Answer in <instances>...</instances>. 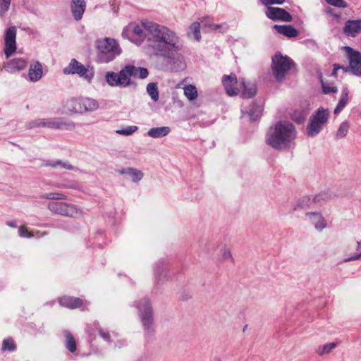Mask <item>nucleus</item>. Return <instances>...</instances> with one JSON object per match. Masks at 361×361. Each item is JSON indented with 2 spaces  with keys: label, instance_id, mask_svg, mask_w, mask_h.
<instances>
[{
  "label": "nucleus",
  "instance_id": "f257e3e1",
  "mask_svg": "<svg viewBox=\"0 0 361 361\" xmlns=\"http://www.w3.org/2000/svg\"><path fill=\"white\" fill-rule=\"evenodd\" d=\"M142 26L146 30V49L150 55L163 60L161 69L169 72L183 71L186 63L180 54L182 45L177 33L166 26L148 20H144Z\"/></svg>",
  "mask_w": 361,
  "mask_h": 361
},
{
  "label": "nucleus",
  "instance_id": "f03ea898",
  "mask_svg": "<svg viewBox=\"0 0 361 361\" xmlns=\"http://www.w3.org/2000/svg\"><path fill=\"white\" fill-rule=\"evenodd\" d=\"M296 137L295 126L288 121H278L271 127L266 135V143L279 151L291 148Z\"/></svg>",
  "mask_w": 361,
  "mask_h": 361
},
{
  "label": "nucleus",
  "instance_id": "7ed1b4c3",
  "mask_svg": "<svg viewBox=\"0 0 361 361\" xmlns=\"http://www.w3.org/2000/svg\"><path fill=\"white\" fill-rule=\"evenodd\" d=\"M135 305L138 310L145 335L152 336L155 330L154 328V311L149 299L145 297L140 300L135 301Z\"/></svg>",
  "mask_w": 361,
  "mask_h": 361
},
{
  "label": "nucleus",
  "instance_id": "20e7f679",
  "mask_svg": "<svg viewBox=\"0 0 361 361\" xmlns=\"http://www.w3.org/2000/svg\"><path fill=\"white\" fill-rule=\"evenodd\" d=\"M97 61L99 63H109L116 59L121 53L117 42L111 38L98 39L97 41Z\"/></svg>",
  "mask_w": 361,
  "mask_h": 361
},
{
  "label": "nucleus",
  "instance_id": "39448f33",
  "mask_svg": "<svg viewBox=\"0 0 361 361\" xmlns=\"http://www.w3.org/2000/svg\"><path fill=\"white\" fill-rule=\"evenodd\" d=\"M132 74L130 65H128L123 68L118 73L111 71L107 72L105 79L106 82L111 87H126L131 84L130 78Z\"/></svg>",
  "mask_w": 361,
  "mask_h": 361
},
{
  "label": "nucleus",
  "instance_id": "423d86ee",
  "mask_svg": "<svg viewBox=\"0 0 361 361\" xmlns=\"http://www.w3.org/2000/svg\"><path fill=\"white\" fill-rule=\"evenodd\" d=\"M293 61L288 56L276 54L272 58L271 68L276 81L281 82L290 69Z\"/></svg>",
  "mask_w": 361,
  "mask_h": 361
},
{
  "label": "nucleus",
  "instance_id": "0eeeda50",
  "mask_svg": "<svg viewBox=\"0 0 361 361\" xmlns=\"http://www.w3.org/2000/svg\"><path fill=\"white\" fill-rule=\"evenodd\" d=\"M63 73L66 75L78 74L80 77H83L89 80L93 77V74H89L87 68L78 62L75 59H72L71 60L68 66L63 69Z\"/></svg>",
  "mask_w": 361,
  "mask_h": 361
},
{
  "label": "nucleus",
  "instance_id": "6e6552de",
  "mask_svg": "<svg viewBox=\"0 0 361 361\" xmlns=\"http://www.w3.org/2000/svg\"><path fill=\"white\" fill-rule=\"evenodd\" d=\"M16 32L15 26L9 27L5 33L4 51L6 57L9 58L16 50Z\"/></svg>",
  "mask_w": 361,
  "mask_h": 361
},
{
  "label": "nucleus",
  "instance_id": "1a4fd4ad",
  "mask_svg": "<svg viewBox=\"0 0 361 361\" xmlns=\"http://www.w3.org/2000/svg\"><path fill=\"white\" fill-rule=\"evenodd\" d=\"M48 209L55 214L66 216H73L77 213L76 208L73 204L62 202H49Z\"/></svg>",
  "mask_w": 361,
  "mask_h": 361
},
{
  "label": "nucleus",
  "instance_id": "9d476101",
  "mask_svg": "<svg viewBox=\"0 0 361 361\" xmlns=\"http://www.w3.org/2000/svg\"><path fill=\"white\" fill-rule=\"evenodd\" d=\"M345 49L349 59V66L346 68H348L354 75H361V53L350 47H345Z\"/></svg>",
  "mask_w": 361,
  "mask_h": 361
},
{
  "label": "nucleus",
  "instance_id": "9b49d317",
  "mask_svg": "<svg viewBox=\"0 0 361 361\" xmlns=\"http://www.w3.org/2000/svg\"><path fill=\"white\" fill-rule=\"evenodd\" d=\"M43 127L71 130L75 128V124L73 122H68L62 118H43Z\"/></svg>",
  "mask_w": 361,
  "mask_h": 361
},
{
  "label": "nucleus",
  "instance_id": "f8f14e48",
  "mask_svg": "<svg viewBox=\"0 0 361 361\" xmlns=\"http://www.w3.org/2000/svg\"><path fill=\"white\" fill-rule=\"evenodd\" d=\"M98 106L99 104L95 99L86 97L76 99L73 109L75 112L84 113L95 111Z\"/></svg>",
  "mask_w": 361,
  "mask_h": 361
},
{
  "label": "nucleus",
  "instance_id": "ddd939ff",
  "mask_svg": "<svg viewBox=\"0 0 361 361\" xmlns=\"http://www.w3.org/2000/svg\"><path fill=\"white\" fill-rule=\"evenodd\" d=\"M266 16L272 20H279L284 22H290L293 19L288 12L278 7L269 6L266 11Z\"/></svg>",
  "mask_w": 361,
  "mask_h": 361
},
{
  "label": "nucleus",
  "instance_id": "4468645a",
  "mask_svg": "<svg viewBox=\"0 0 361 361\" xmlns=\"http://www.w3.org/2000/svg\"><path fill=\"white\" fill-rule=\"evenodd\" d=\"M28 64V61L25 58H14L7 61L4 68L10 73H14L24 70Z\"/></svg>",
  "mask_w": 361,
  "mask_h": 361
},
{
  "label": "nucleus",
  "instance_id": "2eb2a0df",
  "mask_svg": "<svg viewBox=\"0 0 361 361\" xmlns=\"http://www.w3.org/2000/svg\"><path fill=\"white\" fill-rule=\"evenodd\" d=\"M221 81L226 93L229 96H234L238 94V89L235 87L238 80L235 73H231L228 75H224L222 77Z\"/></svg>",
  "mask_w": 361,
  "mask_h": 361
},
{
  "label": "nucleus",
  "instance_id": "dca6fc26",
  "mask_svg": "<svg viewBox=\"0 0 361 361\" xmlns=\"http://www.w3.org/2000/svg\"><path fill=\"white\" fill-rule=\"evenodd\" d=\"M343 32L348 37H356L361 33V19L347 20L343 28Z\"/></svg>",
  "mask_w": 361,
  "mask_h": 361
},
{
  "label": "nucleus",
  "instance_id": "f3484780",
  "mask_svg": "<svg viewBox=\"0 0 361 361\" xmlns=\"http://www.w3.org/2000/svg\"><path fill=\"white\" fill-rule=\"evenodd\" d=\"M86 8V2L85 0H71V11L73 18L76 21L82 19Z\"/></svg>",
  "mask_w": 361,
  "mask_h": 361
},
{
  "label": "nucleus",
  "instance_id": "a211bd4d",
  "mask_svg": "<svg viewBox=\"0 0 361 361\" xmlns=\"http://www.w3.org/2000/svg\"><path fill=\"white\" fill-rule=\"evenodd\" d=\"M168 264L164 260L158 261L154 265V275L158 283L168 280Z\"/></svg>",
  "mask_w": 361,
  "mask_h": 361
},
{
  "label": "nucleus",
  "instance_id": "6ab92c4d",
  "mask_svg": "<svg viewBox=\"0 0 361 361\" xmlns=\"http://www.w3.org/2000/svg\"><path fill=\"white\" fill-rule=\"evenodd\" d=\"M262 109V105L252 102L247 109L242 110V116L244 117L247 116L250 121H255L261 116Z\"/></svg>",
  "mask_w": 361,
  "mask_h": 361
},
{
  "label": "nucleus",
  "instance_id": "aec40b11",
  "mask_svg": "<svg viewBox=\"0 0 361 361\" xmlns=\"http://www.w3.org/2000/svg\"><path fill=\"white\" fill-rule=\"evenodd\" d=\"M43 75L42 66L38 61L31 63L28 71V78L31 82L39 81Z\"/></svg>",
  "mask_w": 361,
  "mask_h": 361
},
{
  "label": "nucleus",
  "instance_id": "412c9836",
  "mask_svg": "<svg viewBox=\"0 0 361 361\" xmlns=\"http://www.w3.org/2000/svg\"><path fill=\"white\" fill-rule=\"evenodd\" d=\"M306 216L309 217L310 222L314 226V228L322 231L326 227V224L324 218L319 212H307Z\"/></svg>",
  "mask_w": 361,
  "mask_h": 361
},
{
  "label": "nucleus",
  "instance_id": "4be33fe9",
  "mask_svg": "<svg viewBox=\"0 0 361 361\" xmlns=\"http://www.w3.org/2000/svg\"><path fill=\"white\" fill-rule=\"evenodd\" d=\"M59 302L60 305L70 309H74L80 307L82 301L79 298L71 296H63L59 298Z\"/></svg>",
  "mask_w": 361,
  "mask_h": 361
},
{
  "label": "nucleus",
  "instance_id": "5701e85b",
  "mask_svg": "<svg viewBox=\"0 0 361 361\" xmlns=\"http://www.w3.org/2000/svg\"><path fill=\"white\" fill-rule=\"evenodd\" d=\"M310 118L324 126V125L328 122L329 111L327 109L319 107Z\"/></svg>",
  "mask_w": 361,
  "mask_h": 361
},
{
  "label": "nucleus",
  "instance_id": "b1692460",
  "mask_svg": "<svg viewBox=\"0 0 361 361\" xmlns=\"http://www.w3.org/2000/svg\"><path fill=\"white\" fill-rule=\"evenodd\" d=\"M117 172L121 175L130 176L132 181L134 183L139 182L144 176L143 173L140 170L132 167L123 168L118 170Z\"/></svg>",
  "mask_w": 361,
  "mask_h": 361
},
{
  "label": "nucleus",
  "instance_id": "393cba45",
  "mask_svg": "<svg viewBox=\"0 0 361 361\" xmlns=\"http://www.w3.org/2000/svg\"><path fill=\"white\" fill-rule=\"evenodd\" d=\"M274 29L288 37H295L299 34V31L290 25H274Z\"/></svg>",
  "mask_w": 361,
  "mask_h": 361
},
{
  "label": "nucleus",
  "instance_id": "a878e982",
  "mask_svg": "<svg viewBox=\"0 0 361 361\" xmlns=\"http://www.w3.org/2000/svg\"><path fill=\"white\" fill-rule=\"evenodd\" d=\"M315 204V200L310 196H305L299 199L297 202L293 205V210L295 211L298 209H307L312 208Z\"/></svg>",
  "mask_w": 361,
  "mask_h": 361
},
{
  "label": "nucleus",
  "instance_id": "bb28decb",
  "mask_svg": "<svg viewBox=\"0 0 361 361\" xmlns=\"http://www.w3.org/2000/svg\"><path fill=\"white\" fill-rule=\"evenodd\" d=\"M171 132L168 126H161L150 128L147 131V135L152 138H161L166 136Z\"/></svg>",
  "mask_w": 361,
  "mask_h": 361
},
{
  "label": "nucleus",
  "instance_id": "cd10ccee",
  "mask_svg": "<svg viewBox=\"0 0 361 361\" xmlns=\"http://www.w3.org/2000/svg\"><path fill=\"white\" fill-rule=\"evenodd\" d=\"M348 94V88H343L341 98L334 111V114H338L345 108L349 100Z\"/></svg>",
  "mask_w": 361,
  "mask_h": 361
},
{
  "label": "nucleus",
  "instance_id": "c85d7f7f",
  "mask_svg": "<svg viewBox=\"0 0 361 361\" xmlns=\"http://www.w3.org/2000/svg\"><path fill=\"white\" fill-rule=\"evenodd\" d=\"M324 126L310 118L309 123L307 126V135L309 137H316L323 129Z\"/></svg>",
  "mask_w": 361,
  "mask_h": 361
},
{
  "label": "nucleus",
  "instance_id": "c756f323",
  "mask_svg": "<svg viewBox=\"0 0 361 361\" xmlns=\"http://www.w3.org/2000/svg\"><path fill=\"white\" fill-rule=\"evenodd\" d=\"M242 84L243 86L242 97L243 98L250 99L255 96L257 87L255 83L243 82Z\"/></svg>",
  "mask_w": 361,
  "mask_h": 361
},
{
  "label": "nucleus",
  "instance_id": "7c9ffc66",
  "mask_svg": "<svg viewBox=\"0 0 361 361\" xmlns=\"http://www.w3.org/2000/svg\"><path fill=\"white\" fill-rule=\"evenodd\" d=\"M63 334L66 338V343H65L66 348L71 353H75L76 351L77 347H76V341H75L73 336L68 331H64Z\"/></svg>",
  "mask_w": 361,
  "mask_h": 361
},
{
  "label": "nucleus",
  "instance_id": "2f4dec72",
  "mask_svg": "<svg viewBox=\"0 0 361 361\" xmlns=\"http://www.w3.org/2000/svg\"><path fill=\"white\" fill-rule=\"evenodd\" d=\"M130 69L133 73L132 76L133 77L145 79L149 75L148 70L146 68L136 67L135 66L130 65Z\"/></svg>",
  "mask_w": 361,
  "mask_h": 361
},
{
  "label": "nucleus",
  "instance_id": "473e14b6",
  "mask_svg": "<svg viewBox=\"0 0 361 361\" xmlns=\"http://www.w3.org/2000/svg\"><path fill=\"white\" fill-rule=\"evenodd\" d=\"M183 92L185 97L190 101L195 100L197 97V90L195 85H188L183 87Z\"/></svg>",
  "mask_w": 361,
  "mask_h": 361
},
{
  "label": "nucleus",
  "instance_id": "72a5a7b5",
  "mask_svg": "<svg viewBox=\"0 0 361 361\" xmlns=\"http://www.w3.org/2000/svg\"><path fill=\"white\" fill-rule=\"evenodd\" d=\"M336 346H337V343L332 342V343L324 344V345L318 346L316 348L315 351L319 355L322 356V355L329 353Z\"/></svg>",
  "mask_w": 361,
  "mask_h": 361
},
{
  "label": "nucleus",
  "instance_id": "f704fd0d",
  "mask_svg": "<svg viewBox=\"0 0 361 361\" xmlns=\"http://www.w3.org/2000/svg\"><path fill=\"white\" fill-rule=\"evenodd\" d=\"M188 35L190 37L192 36L197 41H199L201 39L200 23L195 22L190 26Z\"/></svg>",
  "mask_w": 361,
  "mask_h": 361
},
{
  "label": "nucleus",
  "instance_id": "c9c22d12",
  "mask_svg": "<svg viewBox=\"0 0 361 361\" xmlns=\"http://www.w3.org/2000/svg\"><path fill=\"white\" fill-rule=\"evenodd\" d=\"M147 92L154 102L159 99V91L157 85L154 82H149L147 86Z\"/></svg>",
  "mask_w": 361,
  "mask_h": 361
},
{
  "label": "nucleus",
  "instance_id": "e433bc0d",
  "mask_svg": "<svg viewBox=\"0 0 361 361\" xmlns=\"http://www.w3.org/2000/svg\"><path fill=\"white\" fill-rule=\"evenodd\" d=\"M45 166H49L52 168H57L60 166L61 168L67 169V170H73V166L70 164L68 162H63L61 160H56L52 161H49L45 164Z\"/></svg>",
  "mask_w": 361,
  "mask_h": 361
},
{
  "label": "nucleus",
  "instance_id": "4c0bfd02",
  "mask_svg": "<svg viewBox=\"0 0 361 361\" xmlns=\"http://www.w3.org/2000/svg\"><path fill=\"white\" fill-rule=\"evenodd\" d=\"M349 130V124L347 121L342 122L336 132V139L340 140L345 137Z\"/></svg>",
  "mask_w": 361,
  "mask_h": 361
},
{
  "label": "nucleus",
  "instance_id": "58836bf2",
  "mask_svg": "<svg viewBox=\"0 0 361 361\" xmlns=\"http://www.w3.org/2000/svg\"><path fill=\"white\" fill-rule=\"evenodd\" d=\"M144 20H142V22ZM132 27V32L133 34L137 36L142 41H143L144 39H145V35L146 33V30L142 26V23H141V25H133Z\"/></svg>",
  "mask_w": 361,
  "mask_h": 361
},
{
  "label": "nucleus",
  "instance_id": "ea45409f",
  "mask_svg": "<svg viewBox=\"0 0 361 361\" xmlns=\"http://www.w3.org/2000/svg\"><path fill=\"white\" fill-rule=\"evenodd\" d=\"M1 349L3 351L13 352L16 349V345L11 338H8L3 341Z\"/></svg>",
  "mask_w": 361,
  "mask_h": 361
},
{
  "label": "nucleus",
  "instance_id": "a19ab883",
  "mask_svg": "<svg viewBox=\"0 0 361 361\" xmlns=\"http://www.w3.org/2000/svg\"><path fill=\"white\" fill-rule=\"evenodd\" d=\"M333 197L332 194L329 192H322L314 197L315 200L316 204H321V202L323 201H327L331 199Z\"/></svg>",
  "mask_w": 361,
  "mask_h": 361
},
{
  "label": "nucleus",
  "instance_id": "79ce46f5",
  "mask_svg": "<svg viewBox=\"0 0 361 361\" xmlns=\"http://www.w3.org/2000/svg\"><path fill=\"white\" fill-rule=\"evenodd\" d=\"M42 198L53 200H66V196L59 192H49L41 195Z\"/></svg>",
  "mask_w": 361,
  "mask_h": 361
},
{
  "label": "nucleus",
  "instance_id": "37998d69",
  "mask_svg": "<svg viewBox=\"0 0 361 361\" xmlns=\"http://www.w3.org/2000/svg\"><path fill=\"white\" fill-rule=\"evenodd\" d=\"M138 128L136 126H129L126 128L117 130L116 133L118 135L129 136L136 132Z\"/></svg>",
  "mask_w": 361,
  "mask_h": 361
},
{
  "label": "nucleus",
  "instance_id": "c03bdc74",
  "mask_svg": "<svg viewBox=\"0 0 361 361\" xmlns=\"http://www.w3.org/2000/svg\"><path fill=\"white\" fill-rule=\"evenodd\" d=\"M11 0H0V17H4L10 8Z\"/></svg>",
  "mask_w": 361,
  "mask_h": 361
},
{
  "label": "nucleus",
  "instance_id": "a18cd8bd",
  "mask_svg": "<svg viewBox=\"0 0 361 361\" xmlns=\"http://www.w3.org/2000/svg\"><path fill=\"white\" fill-rule=\"evenodd\" d=\"M322 91L324 94L336 93L338 91L336 87H335L332 85L324 83L322 81Z\"/></svg>",
  "mask_w": 361,
  "mask_h": 361
},
{
  "label": "nucleus",
  "instance_id": "49530a36",
  "mask_svg": "<svg viewBox=\"0 0 361 361\" xmlns=\"http://www.w3.org/2000/svg\"><path fill=\"white\" fill-rule=\"evenodd\" d=\"M329 5L345 8L348 6L347 3L343 0H325Z\"/></svg>",
  "mask_w": 361,
  "mask_h": 361
},
{
  "label": "nucleus",
  "instance_id": "de8ad7c7",
  "mask_svg": "<svg viewBox=\"0 0 361 361\" xmlns=\"http://www.w3.org/2000/svg\"><path fill=\"white\" fill-rule=\"evenodd\" d=\"M39 127H43V118H38V119L32 120V121H30L29 123H27V128L28 129H32L35 128H39Z\"/></svg>",
  "mask_w": 361,
  "mask_h": 361
},
{
  "label": "nucleus",
  "instance_id": "09e8293b",
  "mask_svg": "<svg viewBox=\"0 0 361 361\" xmlns=\"http://www.w3.org/2000/svg\"><path fill=\"white\" fill-rule=\"evenodd\" d=\"M18 233L22 238H30L33 237V234H32L25 226L19 227Z\"/></svg>",
  "mask_w": 361,
  "mask_h": 361
},
{
  "label": "nucleus",
  "instance_id": "8fccbe9b",
  "mask_svg": "<svg viewBox=\"0 0 361 361\" xmlns=\"http://www.w3.org/2000/svg\"><path fill=\"white\" fill-rule=\"evenodd\" d=\"M221 252H222V257L224 260H226V261L231 260V262L233 264L234 263V259L233 258V256L231 255L230 249H228L227 247H224V249H222Z\"/></svg>",
  "mask_w": 361,
  "mask_h": 361
},
{
  "label": "nucleus",
  "instance_id": "3c124183",
  "mask_svg": "<svg viewBox=\"0 0 361 361\" xmlns=\"http://www.w3.org/2000/svg\"><path fill=\"white\" fill-rule=\"evenodd\" d=\"M262 4L265 6L273 4H282L285 0H260Z\"/></svg>",
  "mask_w": 361,
  "mask_h": 361
},
{
  "label": "nucleus",
  "instance_id": "603ef678",
  "mask_svg": "<svg viewBox=\"0 0 361 361\" xmlns=\"http://www.w3.org/2000/svg\"><path fill=\"white\" fill-rule=\"evenodd\" d=\"M99 335L106 342L110 343L111 342L110 338V334L109 332L104 331L102 329L99 330Z\"/></svg>",
  "mask_w": 361,
  "mask_h": 361
},
{
  "label": "nucleus",
  "instance_id": "864d4df0",
  "mask_svg": "<svg viewBox=\"0 0 361 361\" xmlns=\"http://www.w3.org/2000/svg\"><path fill=\"white\" fill-rule=\"evenodd\" d=\"M339 69H343L345 72H347L348 71V68L344 67L343 66H341L339 64L335 63L334 64V70L332 72V75L336 76L337 75V71Z\"/></svg>",
  "mask_w": 361,
  "mask_h": 361
},
{
  "label": "nucleus",
  "instance_id": "5fc2aeb1",
  "mask_svg": "<svg viewBox=\"0 0 361 361\" xmlns=\"http://www.w3.org/2000/svg\"><path fill=\"white\" fill-rule=\"evenodd\" d=\"M358 259H361V252L360 254H356L354 256H352L350 257L344 259L343 262H350V261L358 260Z\"/></svg>",
  "mask_w": 361,
  "mask_h": 361
},
{
  "label": "nucleus",
  "instance_id": "6e6d98bb",
  "mask_svg": "<svg viewBox=\"0 0 361 361\" xmlns=\"http://www.w3.org/2000/svg\"><path fill=\"white\" fill-rule=\"evenodd\" d=\"M326 13L332 16H334L336 17V18H341V15L340 14H336L334 12V10L332 8H327L326 9Z\"/></svg>",
  "mask_w": 361,
  "mask_h": 361
},
{
  "label": "nucleus",
  "instance_id": "4d7b16f0",
  "mask_svg": "<svg viewBox=\"0 0 361 361\" xmlns=\"http://www.w3.org/2000/svg\"><path fill=\"white\" fill-rule=\"evenodd\" d=\"M127 345V342L126 340H121V341H118L116 342V343L115 344V346L118 348H122L123 346H126Z\"/></svg>",
  "mask_w": 361,
  "mask_h": 361
},
{
  "label": "nucleus",
  "instance_id": "13d9d810",
  "mask_svg": "<svg viewBox=\"0 0 361 361\" xmlns=\"http://www.w3.org/2000/svg\"><path fill=\"white\" fill-rule=\"evenodd\" d=\"M6 225L11 227V228H16L17 227V224L16 221H6Z\"/></svg>",
  "mask_w": 361,
  "mask_h": 361
},
{
  "label": "nucleus",
  "instance_id": "bf43d9fd",
  "mask_svg": "<svg viewBox=\"0 0 361 361\" xmlns=\"http://www.w3.org/2000/svg\"><path fill=\"white\" fill-rule=\"evenodd\" d=\"M63 187L64 188H75V184L74 183H70V184H66V185H62Z\"/></svg>",
  "mask_w": 361,
  "mask_h": 361
},
{
  "label": "nucleus",
  "instance_id": "052dcab7",
  "mask_svg": "<svg viewBox=\"0 0 361 361\" xmlns=\"http://www.w3.org/2000/svg\"><path fill=\"white\" fill-rule=\"evenodd\" d=\"M126 29H123V32H122V35L123 37H126Z\"/></svg>",
  "mask_w": 361,
  "mask_h": 361
},
{
  "label": "nucleus",
  "instance_id": "680f3d73",
  "mask_svg": "<svg viewBox=\"0 0 361 361\" xmlns=\"http://www.w3.org/2000/svg\"><path fill=\"white\" fill-rule=\"evenodd\" d=\"M361 249V241L357 242V250Z\"/></svg>",
  "mask_w": 361,
  "mask_h": 361
},
{
  "label": "nucleus",
  "instance_id": "e2e57ef3",
  "mask_svg": "<svg viewBox=\"0 0 361 361\" xmlns=\"http://www.w3.org/2000/svg\"><path fill=\"white\" fill-rule=\"evenodd\" d=\"M213 27H214V30H216L218 29L219 27H220V25H212Z\"/></svg>",
  "mask_w": 361,
  "mask_h": 361
},
{
  "label": "nucleus",
  "instance_id": "0e129e2a",
  "mask_svg": "<svg viewBox=\"0 0 361 361\" xmlns=\"http://www.w3.org/2000/svg\"><path fill=\"white\" fill-rule=\"evenodd\" d=\"M212 361H221L219 357H214Z\"/></svg>",
  "mask_w": 361,
  "mask_h": 361
},
{
  "label": "nucleus",
  "instance_id": "69168bd1",
  "mask_svg": "<svg viewBox=\"0 0 361 361\" xmlns=\"http://www.w3.org/2000/svg\"><path fill=\"white\" fill-rule=\"evenodd\" d=\"M113 11H114V13H116L117 12V8H116V7L114 6Z\"/></svg>",
  "mask_w": 361,
  "mask_h": 361
}]
</instances>
